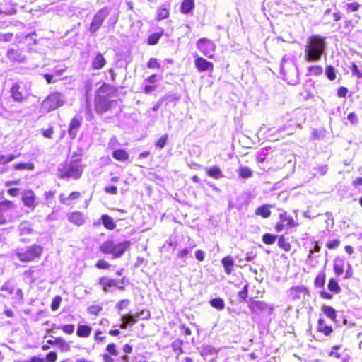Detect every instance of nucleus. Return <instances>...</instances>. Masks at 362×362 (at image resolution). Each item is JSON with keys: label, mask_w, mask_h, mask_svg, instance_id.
I'll return each instance as SVG.
<instances>
[{"label": "nucleus", "mask_w": 362, "mask_h": 362, "mask_svg": "<svg viewBox=\"0 0 362 362\" xmlns=\"http://www.w3.org/2000/svg\"><path fill=\"white\" fill-rule=\"evenodd\" d=\"M112 156L115 160L122 162L126 161L127 160L129 159V153L126 151L122 149H117L113 151L112 153Z\"/></svg>", "instance_id": "5701e85b"}, {"label": "nucleus", "mask_w": 362, "mask_h": 362, "mask_svg": "<svg viewBox=\"0 0 362 362\" xmlns=\"http://www.w3.org/2000/svg\"><path fill=\"white\" fill-rule=\"evenodd\" d=\"M239 176L243 179H247L252 176V171L248 167L242 166L238 170Z\"/></svg>", "instance_id": "e433bc0d"}, {"label": "nucleus", "mask_w": 362, "mask_h": 362, "mask_svg": "<svg viewBox=\"0 0 362 362\" xmlns=\"http://www.w3.org/2000/svg\"><path fill=\"white\" fill-rule=\"evenodd\" d=\"M278 246L286 252L290 251L291 247L283 235L280 236L278 240Z\"/></svg>", "instance_id": "ea45409f"}, {"label": "nucleus", "mask_w": 362, "mask_h": 362, "mask_svg": "<svg viewBox=\"0 0 362 362\" xmlns=\"http://www.w3.org/2000/svg\"><path fill=\"white\" fill-rule=\"evenodd\" d=\"M98 284L102 287L104 293L110 292L111 287H116L119 289L122 288V286L119 285L117 279H110L107 276L100 277L98 280Z\"/></svg>", "instance_id": "ddd939ff"}, {"label": "nucleus", "mask_w": 362, "mask_h": 362, "mask_svg": "<svg viewBox=\"0 0 362 362\" xmlns=\"http://www.w3.org/2000/svg\"><path fill=\"white\" fill-rule=\"evenodd\" d=\"M256 256H257V255L254 252H252V251L247 252L245 254V257L243 259H240V262H242L243 260H245V261H247V262H251V261H252L256 257Z\"/></svg>", "instance_id": "e2e57ef3"}, {"label": "nucleus", "mask_w": 362, "mask_h": 362, "mask_svg": "<svg viewBox=\"0 0 362 362\" xmlns=\"http://www.w3.org/2000/svg\"><path fill=\"white\" fill-rule=\"evenodd\" d=\"M13 168L16 170H33L34 169V165L33 163H18L13 165Z\"/></svg>", "instance_id": "c03bdc74"}, {"label": "nucleus", "mask_w": 362, "mask_h": 362, "mask_svg": "<svg viewBox=\"0 0 362 362\" xmlns=\"http://www.w3.org/2000/svg\"><path fill=\"white\" fill-rule=\"evenodd\" d=\"M221 263L224 267L225 272L227 274H230L233 271V266L234 261L232 257L228 256L222 259Z\"/></svg>", "instance_id": "c85d7f7f"}, {"label": "nucleus", "mask_w": 362, "mask_h": 362, "mask_svg": "<svg viewBox=\"0 0 362 362\" xmlns=\"http://www.w3.org/2000/svg\"><path fill=\"white\" fill-rule=\"evenodd\" d=\"M129 304H130V300L129 299H123L116 304L115 308L118 310V313L120 315L121 311L124 308H127L129 305Z\"/></svg>", "instance_id": "49530a36"}, {"label": "nucleus", "mask_w": 362, "mask_h": 362, "mask_svg": "<svg viewBox=\"0 0 362 362\" xmlns=\"http://www.w3.org/2000/svg\"><path fill=\"white\" fill-rule=\"evenodd\" d=\"M194 8V0H184L181 4V11L184 14H188Z\"/></svg>", "instance_id": "cd10ccee"}, {"label": "nucleus", "mask_w": 362, "mask_h": 362, "mask_svg": "<svg viewBox=\"0 0 362 362\" xmlns=\"http://www.w3.org/2000/svg\"><path fill=\"white\" fill-rule=\"evenodd\" d=\"M139 319V315L137 314H132L129 313L127 315H122L121 320L122 323L119 325V327L121 329H127L129 325H134L135 324Z\"/></svg>", "instance_id": "a211bd4d"}, {"label": "nucleus", "mask_w": 362, "mask_h": 362, "mask_svg": "<svg viewBox=\"0 0 362 362\" xmlns=\"http://www.w3.org/2000/svg\"><path fill=\"white\" fill-rule=\"evenodd\" d=\"M182 345V341L181 340H176L171 344V348L175 353H176L177 355H180L183 353Z\"/></svg>", "instance_id": "a19ab883"}, {"label": "nucleus", "mask_w": 362, "mask_h": 362, "mask_svg": "<svg viewBox=\"0 0 362 362\" xmlns=\"http://www.w3.org/2000/svg\"><path fill=\"white\" fill-rule=\"evenodd\" d=\"M147 66L149 69H158L160 67V64L156 59L151 58L147 63Z\"/></svg>", "instance_id": "bf43d9fd"}, {"label": "nucleus", "mask_w": 362, "mask_h": 362, "mask_svg": "<svg viewBox=\"0 0 362 362\" xmlns=\"http://www.w3.org/2000/svg\"><path fill=\"white\" fill-rule=\"evenodd\" d=\"M317 330L322 332L325 336L330 335L333 331L332 327L325 325L324 319L321 317L317 321Z\"/></svg>", "instance_id": "4be33fe9"}, {"label": "nucleus", "mask_w": 362, "mask_h": 362, "mask_svg": "<svg viewBox=\"0 0 362 362\" xmlns=\"http://www.w3.org/2000/svg\"><path fill=\"white\" fill-rule=\"evenodd\" d=\"M308 71L311 75L318 76L322 74L323 70L320 66H311L308 68Z\"/></svg>", "instance_id": "603ef678"}, {"label": "nucleus", "mask_w": 362, "mask_h": 362, "mask_svg": "<svg viewBox=\"0 0 362 362\" xmlns=\"http://www.w3.org/2000/svg\"><path fill=\"white\" fill-rule=\"evenodd\" d=\"M325 75L330 81L334 80L336 78L334 68L332 66H327L325 69Z\"/></svg>", "instance_id": "de8ad7c7"}, {"label": "nucleus", "mask_w": 362, "mask_h": 362, "mask_svg": "<svg viewBox=\"0 0 362 362\" xmlns=\"http://www.w3.org/2000/svg\"><path fill=\"white\" fill-rule=\"evenodd\" d=\"M339 240L337 239L332 240L327 243L326 246L331 250L337 248L339 245Z\"/></svg>", "instance_id": "69168bd1"}, {"label": "nucleus", "mask_w": 362, "mask_h": 362, "mask_svg": "<svg viewBox=\"0 0 362 362\" xmlns=\"http://www.w3.org/2000/svg\"><path fill=\"white\" fill-rule=\"evenodd\" d=\"M62 71L57 70V71H55L54 74H45L43 75V77L45 78V79L46 80V81L48 84H51V83H55L57 81V79L54 78V77L59 76L62 74Z\"/></svg>", "instance_id": "4c0bfd02"}, {"label": "nucleus", "mask_w": 362, "mask_h": 362, "mask_svg": "<svg viewBox=\"0 0 362 362\" xmlns=\"http://www.w3.org/2000/svg\"><path fill=\"white\" fill-rule=\"evenodd\" d=\"M327 286L328 289L334 293H339L341 291V288L334 279H329Z\"/></svg>", "instance_id": "58836bf2"}, {"label": "nucleus", "mask_w": 362, "mask_h": 362, "mask_svg": "<svg viewBox=\"0 0 362 362\" xmlns=\"http://www.w3.org/2000/svg\"><path fill=\"white\" fill-rule=\"evenodd\" d=\"M114 246V241L107 240L101 244L100 250L104 254H112L113 255Z\"/></svg>", "instance_id": "a878e982"}, {"label": "nucleus", "mask_w": 362, "mask_h": 362, "mask_svg": "<svg viewBox=\"0 0 362 362\" xmlns=\"http://www.w3.org/2000/svg\"><path fill=\"white\" fill-rule=\"evenodd\" d=\"M326 49L327 44L325 37L320 35H312L307 39L304 59L309 62H318L321 59Z\"/></svg>", "instance_id": "f257e3e1"}, {"label": "nucleus", "mask_w": 362, "mask_h": 362, "mask_svg": "<svg viewBox=\"0 0 362 362\" xmlns=\"http://www.w3.org/2000/svg\"><path fill=\"white\" fill-rule=\"evenodd\" d=\"M168 136L167 134L163 135L156 142V146L160 149L163 148L166 144Z\"/></svg>", "instance_id": "5fc2aeb1"}, {"label": "nucleus", "mask_w": 362, "mask_h": 362, "mask_svg": "<svg viewBox=\"0 0 362 362\" xmlns=\"http://www.w3.org/2000/svg\"><path fill=\"white\" fill-rule=\"evenodd\" d=\"M109 88L108 86L103 85L95 95V110L98 115H103L107 112L116 103L115 100H111L107 93Z\"/></svg>", "instance_id": "7ed1b4c3"}, {"label": "nucleus", "mask_w": 362, "mask_h": 362, "mask_svg": "<svg viewBox=\"0 0 362 362\" xmlns=\"http://www.w3.org/2000/svg\"><path fill=\"white\" fill-rule=\"evenodd\" d=\"M306 291V288L304 286H296L291 289V293L293 298H300L299 293H302Z\"/></svg>", "instance_id": "a18cd8bd"}, {"label": "nucleus", "mask_w": 362, "mask_h": 362, "mask_svg": "<svg viewBox=\"0 0 362 362\" xmlns=\"http://www.w3.org/2000/svg\"><path fill=\"white\" fill-rule=\"evenodd\" d=\"M352 74L357 76L358 78H362V73L359 71L358 66L353 64L351 67Z\"/></svg>", "instance_id": "774afa93"}, {"label": "nucleus", "mask_w": 362, "mask_h": 362, "mask_svg": "<svg viewBox=\"0 0 362 362\" xmlns=\"http://www.w3.org/2000/svg\"><path fill=\"white\" fill-rule=\"evenodd\" d=\"M92 331V328L89 325H79L77 328L76 334L79 337H88Z\"/></svg>", "instance_id": "b1692460"}, {"label": "nucleus", "mask_w": 362, "mask_h": 362, "mask_svg": "<svg viewBox=\"0 0 362 362\" xmlns=\"http://www.w3.org/2000/svg\"><path fill=\"white\" fill-rule=\"evenodd\" d=\"M101 221L103 226L109 230H113L116 227V224L115 223L112 217L108 215H103L101 216Z\"/></svg>", "instance_id": "7c9ffc66"}, {"label": "nucleus", "mask_w": 362, "mask_h": 362, "mask_svg": "<svg viewBox=\"0 0 362 362\" xmlns=\"http://www.w3.org/2000/svg\"><path fill=\"white\" fill-rule=\"evenodd\" d=\"M207 175L213 178L218 179L223 177V175L218 167H212L207 171Z\"/></svg>", "instance_id": "f704fd0d"}, {"label": "nucleus", "mask_w": 362, "mask_h": 362, "mask_svg": "<svg viewBox=\"0 0 362 362\" xmlns=\"http://www.w3.org/2000/svg\"><path fill=\"white\" fill-rule=\"evenodd\" d=\"M103 310V308L98 305H93L88 308V312L90 314L97 315Z\"/></svg>", "instance_id": "864d4df0"}, {"label": "nucleus", "mask_w": 362, "mask_h": 362, "mask_svg": "<svg viewBox=\"0 0 362 362\" xmlns=\"http://www.w3.org/2000/svg\"><path fill=\"white\" fill-rule=\"evenodd\" d=\"M7 57L13 62H23L25 60V55L20 49H10L6 53Z\"/></svg>", "instance_id": "aec40b11"}, {"label": "nucleus", "mask_w": 362, "mask_h": 362, "mask_svg": "<svg viewBox=\"0 0 362 362\" xmlns=\"http://www.w3.org/2000/svg\"><path fill=\"white\" fill-rule=\"evenodd\" d=\"M95 267L100 269H107L110 267V264L107 262L100 259L97 262Z\"/></svg>", "instance_id": "13d9d810"}, {"label": "nucleus", "mask_w": 362, "mask_h": 362, "mask_svg": "<svg viewBox=\"0 0 362 362\" xmlns=\"http://www.w3.org/2000/svg\"><path fill=\"white\" fill-rule=\"evenodd\" d=\"M325 272L324 271L320 272L315 279V286L322 288L325 284Z\"/></svg>", "instance_id": "c9c22d12"}, {"label": "nucleus", "mask_w": 362, "mask_h": 362, "mask_svg": "<svg viewBox=\"0 0 362 362\" xmlns=\"http://www.w3.org/2000/svg\"><path fill=\"white\" fill-rule=\"evenodd\" d=\"M162 35L163 33H155L150 35L148 38V43L151 45L157 44Z\"/></svg>", "instance_id": "37998d69"}, {"label": "nucleus", "mask_w": 362, "mask_h": 362, "mask_svg": "<svg viewBox=\"0 0 362 362\" xmlns=\"http://www.w3.org/2000/svg\"><path fill=\"white\" fill-rule=\"evenodd\" d=\"M20 235L30 234L32 232V229L28 226L25 223H21L19 226Z\"/></svg>", "instance_id": "4d7b16f0"}, {"label": "nucleus", "mask_w": 362, "mask_h": 362, "mask_svg": "<svg viewBox=\"0 0 362 362\" xmlns=\"http://www.w3.org/2000/svg\"><path fill=\"white\" fill-rule=\"evenodd\" d=\"M66 99V96L64 94L59 92H54L47 96L42 101L41 109L45 112H52L62 106L65 103Z\"/></svg>", "instance_id": "423d86ee"}, {"label": "nucleus", "mask_w": 362, "mask_h": 362, "mask_svg": "<svg viewBox=\"0 0 362 362\" xmlns=\"http://www.w3.org/2000/svg\"><path fill=\"white\" fill-rule=\"evenodd\" d=\"M120 146L119 142L115 136L112 137L107 144L108 148L115 151L117 150V148Z\"/></svg>", "instance_id": "3c124183"}, {"label": "nucleus", "mask_w": 362, "mask_h": 362, "mask_svg": "<svg viewBox=\"0 0 362 362\" xmlns=\"http://www.w3.org/2000/svg\"><path fill=\"white\" fill-rule=\"evenodd\" d=\"M43 249L40 245H33L25 248H17L16 255L18 259L22 262H30L36 258H40Z\"/></svg>", "instance_id": "39448f33"}, {"label": "nucleus", "mask_w": 362, "mask_h": 362, "mask_svg": "<svg viewBox=\"0 0 362 362\" xmlns=\"http://www.w3.org/2000/svg\"><path fill=\"white\" fill-rule=\"evenodd\" d=\"M209 304L218 310H222L225 308V302L221 298H215L209 300Z\"/></svg>", "instance_id": "2f4dec72"}, {"label": "nucleus", "mask_w": 362, "mask_h": 362, "mask_svg": "<svg viewBox=\"0 0 362 362\" xmlns=\"http://www.w3.org/2000/svg\"><path fill=\"white\" fill-rule=\"evenodd\" d=\"M1 291H6L8 294H14L13 298L19 302L23 299V293L21 288H16L11 281H6L1 287Z\"/></svg>", "instance_id": "9d476101"}, {"label": "nucleus", "mask_w": 362, "mask_h": 362, "mask_svg": "<svg viewBox=\"0 0 362 362\" xmlns=\"http://www.w3.org/2000/svg\"><path fill=\"white\" fill-rule=\"evenodd\" d=\"M255 214L262 216V218H269L271 215V211L269 205H262L255 210Z\"/></svg>", "instance_id": "c756f323"}, {"label": "nucleus", "mask_w": 362, "mask_h": 362, "mask_svg": "<svg viewBox=\"0 0 362 362\" xmlns=\"http://www.w3.org/2000/svg\"><path fill=\"white\" fill-rule=\"evenodd\" d=\"M62 298L59 296H57L52 300L51 304V308L52 310H57L60 305Z\"/></svg>", "instance_id": "6e6d98bb"}, {"label": "nucleus", "mask_w": 362, "mask_h": 362, "mask_svg": "<svg viewBox=\"0 0 362 362\" xmlns=\"http://www.w3.org/2000/svg\"><path fill=\"white\" fill-rule=\"evenodd\" d=\"M19 156V154L14 155V154H9V155H1L0 156V164L4 165L9 162H11L15 158H18Z\"/></svg>", "instance_id": "79ce46f5"}, {"label": "nucleus", "mask_w": 362, "mask_h": 362, "mask_svg": "<svg viewBox=\"0 0 362 362\" xmlns=\"http://www.w3.org/2000/svg\"><path fill=\"white\" fill-rule=\"evenodd\" d=\"M325 315L333 321L336 320L337 313L336 310L329 305H324L322 308Z\"/></svg>", "instance_id": "473e14b6"}, {"label": "nucleus", "mask_w": 362, "mask_h": 362, "mask_svg": "<svg viewBox=\"0 0 362 362\" xmlns=\"http://www.w3.org/2000/svg\"><path fill=\"white\" fill-rule=\"evenodd\" d=\"M344 260L341 258H336L334 261V272L337 276H340L344 272Z\"/></svg>", "instance_id": "393cba45"}, {"label": "nucleus", "mask_w": 362, "mask_h": 362, "mask_svg": "<svg viewBox=\"0 0 362 362\" xmlns=\"http://www.w3.org/2000/svg\"><path fill=\"white\" fill-rule=\"evenodd\" d=\"M106 350L107 351H108V353L112 356H117L118 355V351L116 349V346L115 344L113 343H111L110 344H108L107 346V348H106Z\"/></svg>", "instance_id": "052dcab7"}, {"label": "nucleus", "mask_w": 362, "mask_h": 362, "mask_svg": "<svg viewBox=\"0 0 362 362\" xmlns=\"http://www.w3.org/2000/svg\"><path fill=\"white\" fill-rule=\"evenodd\" d=\"M68 219L70 222L77 226H81L85 223V217L81 212H73L69 215Z\"/></svg>", "instance_id": "412c9836"}, {"label": "nucleus", "mask_w": 362, "mask_h": 362, "mask_svg": "<svg viewBox=\"0 0 362 362\" xmlns=\"http://www.w3.org/2000/svg\"><path fill=\"white\" fill-rule=\"evenodd\" d=\"M194 57V66L199 72L204 71H212L214 69V64L204 58L195 54Z\"/></svg>", "instance_id": "9b49d317"}, {"label": "nucleus", "mask_w": 362, "mask_h": 362, "mask_svg": "<svg viewBox=\"0 0 362 362\" xmlns=\"http://www.w3.org/2000/svg\"><path fill=\"white\" fill-rule=\"evenodd\" d=\"M170 5L166 6L165 4L160 6L157 10V16L158 20L167 18L169 16Z\"/></svg>", "instance_id": "72a5a7b5"}, {"label": "nucleus", "mask_w": 362, "mask_h": 362, "mask_svg": "<svg viewBox=\"0 0 362 362\" xmlns=\"http://www.w3.org/2000/svg\"><path fill=\"white\" fill-rule=\"evenodd\" d=\"M197 49L206 57L211 59L214 57L216 49L214 42L208 38H200L196 43Z\"/></svg>", "instance_id": "1a4fd4ad"}, {"label": "nucleus", "mask_w": 362, "mask_h": 362, "mask_svg": "<svg viewBox=\"0 0 362 362\" xmlns=\"http://www.w3.org/2000/svg\"><path fill=\"white\" fill-rule=\"evenodd\" d=\"M247 303L248 308L253 315H261L267 313L270 315L273 313L274 306L264 301L250 298Z\"/></svg>", "instance_id": "0eeeda50"}, {"label": "nucleus", "mask_w": 362, "mask_h": 362, "mask_svg": "<svg viewBox=\"0 0 362 362\" xmlns=\"http://www.w3.org/2000/svg\"><path fill=\"white\" fill-rule=\"evenodd\" d=\"M106 64V59L103 55L98 52L91 61L90 66L93 70H100Z\"/></svg>", "instance_id": "6ab92c4d"}, {"label": "nucleus", "mask_w": 362, "mask_h": 362, "mask_svg": "<svg viewBox=\"0 0 362 362\" xmlns=\"http://www.w3.org/2000/svg\"><path fill=\"white\" fill-rule=\"evenodd\" d=\"M83 165L81 158L74 154L69 160L60 163L57 170V175L60 179H75L81 177Z\"/></svg>", "instance_id": "f03ea898"}, {"label": "nucleus", "mask_w": 362, "mask_h": 362, "mask_svg": "<svg viewBox=\"0 0 362 362\" xmlns=\"http://www.w3.org/2000/svg\"><path fill=\"white\" fill-rule=\"evenodd\" d=\"M277 235L266 233L262 236V240L265 244H273L276 240Z\"/></svg>", "instance_id": "09e8293b"}, {"label": "nucleus", "mask_w": 362, "mask_h": 362, "mask_svg": "<svg viewBox=\"0 0 362 362\" xmlns=\"http://www.w3.org/2000/svg\"><path fill=\"white\" fill-rule=\"evenodd\" d=\"M280 69L284 79L288 83L293 85L298 81V68L293 59H286L284 57Z\"/></svg>", "instance_id": "20e7f679"}, {"label": "nucleus", "mask_w": 362, "mask_h": 362, "mask_svg": "<svg viewBox=\"0 0 362 362\" xmlns=\"http://www.w3.org/2000/svg\"><path fill=\"white\" fill-rule=\"evenodd\" d=\"M248 284H245L243 289L238 292V296L240 299V302H243L246 300L248 295Z\"/></svg>", "instance_id": "8fccbe9b"}, {"label": "nucleus", "mask_w": 362, "mask_h": 362, "mask_svg": "<svg viewBox=\"0 0 362 362\" xmlns=\"http://www.w3.org/2000/svg\"><path fill=\"white\" fill-rule=\"evenodd\" d=\"M110 13V8L105 6L98 11L94 15L93 20L89 27V32L91 34H95L100 28L104 21Z\"/></svg>", "instance_id": "6e6552de"}, {"label": "nucleus", "mask_w": 362, "mask_h": 362, "mask_svg": "<svg viewBox=\"0 0 362 362\" xmlns=\"http://www.w3.org/2000/svg\"><path fill=\"white\" fill-rule=\"evenodd\" d=\"M81 122L82 118L79 116H76L71 120L68 129V133L71 139L76 138V134L81 126Z\"/></svg>", "instance_id": "4468645a"}, {"label": "nucleus", "mask_w": 362, "mask_h": 362, "mask_svg": "<svg viewBox=\"0 0 362 362\" xmlns=\"http://www.w3.org/2000/svg\"><path fill=\"white\" fill-rule=\"evenodd\" d=\"M130 242L129 240H125L124 242L119 243L118 244L115 243L114 251H113V258H119L122 257L125 251L129 248Z\"/></svg>", "instance_id": "f3484780"}, {"label": "nucleus", "mask_w": 362, "mask_h": 362, "mask_svg": "<svg viewBox=\"0 0 362 362\" xmlns=\"http://www.w3.org/2000/svg\"><path fill=\"white\" fill-rule=\"evenodd\" d=\"M57 358V354L56 352L51 351L46 356L47 362H55Z\"/></svg>", "instance_id": "338daca9"}, {"label": "nucleus", "mask_w": 362, "mask_h": 362, "mask_svg": "<svg viewBox=\"0 0 362 362\" xmlns=\"http://www.w3.org/2000/svg\"><path fill=\"white\" fill-rule=\"evenodd\" d=\"M61 329L66 334H71L74 331V325H65L61 327Z\"/></svg>", "instance_id": "0e129e2a"}, {"label": "nucleus", "mask_w": 362, "mask_h": 362, "mask_svg": "<svg viewBox=\"0 0 362 362\" xmlns=\"http://www.w3.org/2000/svg\"><path fill=\"white\" fill-rule=\"evenodd\" d=\"M22 201L25 206L33 210L37 206L35 195L32 190L25 191L22 196Z\"/></svg>", "instance_id": "2eb2a0df"}, {"label": "nucleus", "mask_w": 362, "mask_h": 362, "mask_svg": "<svg viewBox=\"0 0 362 362\" xmlns=\"http://www.w3.org/2000/svg\"><path fill=\"white\" fill-rule=\"evenodd\" d=\"M13 33H0V42H10L12 39Z\"/></svg>", "instance_id": "680f3d73"}, {"label": "nucleus", "mask_w": 362, "mask_h": 362, "mask_svg": "<svg viewBox=\"0 0 362 362\" xmlns=\"http://www.w3.org/2000/svg\"><path fill=\"white\" fill-rule=\"evenodd\" d=\"M14 209L11 201L5 200L0 202V225L6 223L8 213Z\"/></svg>", "instance_id": "f8f14e48"}, {"label": "nucleus", "mask_w": 362, "mask_h": 362, "mask_svg": "<svg viewBox=\"0 0 362 362\" xmlns=\"http://www.w3.org/2000/svg\"><path fill=\"white\" fill-rule=\"evenodd\" d=\"M23 88L18 83H14L11 88V95L12 98L16 102H22L25 97L23 91Z\"/></svg>", "instance_id": "dca6fc26"}, {"label": "nucleus", "mask_w": 362, "mask_h": 362, "mask_svg": "<svg viewBox=\"0 0 362 362\" xmlns=\"http://www.w3.org/2000/svg\"><path fill=\"white\" fill-rule=\"evenodd\" d=\"M279 218H280L281 222H282L283 223H286V226L288 228H291L296 226V223H295L294 220L293 219V218L291 216H289L287 214V212L284 211L283 213L280 214Z\"/></svg>", "instance_id": "bb28decb"}]
</instances>
